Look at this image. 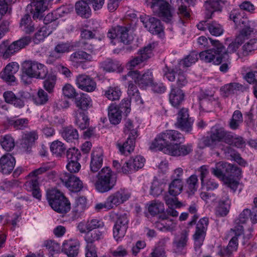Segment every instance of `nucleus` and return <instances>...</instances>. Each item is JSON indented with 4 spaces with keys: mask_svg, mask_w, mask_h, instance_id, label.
<instances>
[{
    "mask_svg": "<svg viewBox=\"0 0 257 257\" xmlns=\"http://www.w3.org/2000/svg\"><path fill=\"white\" fill-rule=\"evenodd\" d=\"M22 80L25 79V76L29 78L46 79V80H56L57 79L56 76L53 74H49L47 77L48 71L45 66L36 61H24L22 65Z\"/></svg>",
    "mask_w": 257,
    "mask_h": 257,
    "instance_id": "obj_1",
    "label": "nucleus"
},
{
    "mask_svg": "<svg viewBox=\"0 0 257 257\" xmlns=\"http://www.w3.org/2000/svg\"><path fill=\"white\" fill-rule=\"evenodd\" d=\"M46 197L49 205L57 213L65 214L70 210V202L60 190L56 189L48 190Z\"/></svg>",
    "mask_w": 257,
    "mask_h": 257,
    "instance_id": "obj_2",
    "label": "nucleus"
},
{
    "mask_svg": "<svg viewBox=\"0 0 257 257\" xmlns=\"http://www.w3.org/2000/svg\"><path fill=\"white\" fill-rule=\"evenodd\" d=\"M94 183L95 189L99 193H105L112 190L116 184V175L108 167L103 168L96 175Z\"/></svg>",
    "mask_w": 257,
    "mask_h": 257,
    "instance_id": "obj_3",
    "label": "nucleus"
},
{
    "mask_svg": "<svg viewBox=\"0 0 257 257\" xmlns=\"http://www.w3.org/2000/svg\"><path fill=\"white\" fill-rule=\"evenodd\" d=\"M184 137L179 132L176 130H167L160 134L153 141L150 146L151 150H159L164 152V148L171 142H180L183 140Z\"/></svg>",
    "mask_w": 257,
    "mask_h": 257,
    "instance_id": "obj_4",
    "label": "nucleus"
},
{
    "mask_svg": "<svg viewBox=\"0 0 257 257\" xmlns=\"http://www.w3.org/2000/svg\"><path fill=\"white\" fill-rule=\"evenodd\" d=\"M125 134L128 135L126 141L121 144H117V147L122 154L127 155L134 151L135 146V140L137 136V126L130 119L125 120L123 130Z\"/></svg>",
    "mask_w": 257,
    "mask_h": 257,
    "instance_id": "obj_5",
    "label": "nucleus"
},
{
    "mask_svg": "<svg viewBox=\"0 0 257 257\" xmlns=\"http://www.w3.org/2000/svg\"><path fill=\"white\" fill-rule=\"evenodd\" d=\"M210 40L213 48L200 52L199 57L201 60L206 63L213 62L215 65L220 64L223 59L221 54L224 46L217 40H213L211 39Z\"/></svg>",
    "mask_w": 257,
    "mask_h": 257,
    "instance_id": "obj_6",
    "label": "nucleus"
},
{
    "mask_svg": "<svg viewBox=\"0 0 257 257\" xmlns=\"http://www.w3.org/2000/svg\"><path fill=\"white\" fill-rule=\"evenodd\" d=\"M146 3L163 21L167 23L172 22L173 10L168 3L165 0H146Z\"/></svg>",
    "mask_w": 257,
    "mask_h": 257,
    "instance_id": "obj_7",
    "label": "nucleus"
},
{
    "mask_svg": "<svg viewBox=\"0 0 257 257\" xmlns=\"http://www.w3.org/2000/svg\"><path fill=\"white\" fill-rule=\"evenodd\" d=\"M252 29H249L246 31V29L241 30L239 34L236 37L234 41L231 43L226 50L224 46L223 52H222V58L224 61L229 59V53H234L239 48V47L244 42L246 39L249 38L251 35Z\"/></svg>",
    "mask_w": 257,
    "mask_h": 257,
    "instance_id": "obj_8",
    "label": "nucleus"
},
{
    "mask_svg": "<svg viewBox=\"0 0 257 257\" xmlns=\"http://www.w3.org/2000/svg\"><path fill=\"white\" fill-rule=\"evenodd\" d=\"M130 29L125 26H117L109 30L107 37L111 39H117L124 44L128 45L134 40L132 35L128 33Z\"/></svg>",
    "mask_w": 257,
    "mask_h": 257,
    "instance_id": "obj_9",
    "label": "nucleus"
},
{
    "mask_svg": "<svg viewBox=\"0 0 257 257\" xmlns=\"http://www.w3.org/2000/svg\"><path fill=\"white\" fill-rule=\"evenodd\" d=\"M208 224L209 219L207 217L201 218L196 224L195 231L193 235L195 248H199L203 244Z\"/></svg>",
    "mask_w": 257,
    "mask_h": 257,
    "instance_id": "obj_10",
    "label": "nucleus"
},
{
    "mask_svg": "<svg viewBox=\"0 0 257 257\" xmlns=\"http://www.w3.org/2000/svg\"><path fill=\"white\" fill-rule=\"evenodd\" d=\"M193 121L189 117L188 109L183 107L177 113V121L175 126L181 131L190 133L192 130Z\"/></svg>",
    "mask_w": 257,
    "mask_h": 257,
    "instance_id": "obj_11",
    "label": "nucleus"
},
{
    "mask_svg": "<svg viewBox=\"0 0 257 257\" xmlns=\"http://www.w3.org/2000/svg\"><path fill=\"white\" fill-rule=\"evenodd\" d=\"M193 151V146L190 144L182 145L180 143L170 144L164 148V153L173 156H185Z\"/></svg>",
    "mask_w": 257,
    "mask_h": 257,
    "instance_id": "obj_12",
    "label": "nucleus"
},
{
    "mask_svg": "<svg viewBox=\"0 0 257 257\" xmlns=\"http://www.w3.org/2000/svg\"><path fill=\"white\" fill-rule=\"evenodd\" d=\"M60 179L71 192H79L83 188L82 181L79 178L72 174L64 173L60 175Z\"/></svg>",
    "mask_w": 257,
    "mask_h": 257,
    "instance_id": "obj_13",
    "label": "nucleus"
},
{
    "mask_svg": "<svg viewBox=\"0 0 257 257\" xmlns=\"http://www.w3.org/2000/svg\"><path fill=\"white\" fill-rule=\"evenodd\" d=\"M244 231L242 225H236L233 228H231L227 236L231 237L225 251L227 254H230L233 251L237 249L238 246V237L243 234Z\"/></svg>",
    "mask_w": 257,
    "mask_h": 257,
    "instance_id": "obj_14",
    "label": "nucleus"
},
{
    "mask_svg": "<svg viewBox=\"0 0 257 257\" xmlns=\"http://www.w3.org/2000/svg\"><path fill=\"white\" fill-rule=\"evenodd\" d=\"M31 41V38L29 36H26L14 41L7 48L4 54V57L5 58H9L15 53L27 46Z\"/></svg>",
    "mask_w": 257,
    "mask_h": 257,
    "instance_id": "obj_15",
    "label": "nucleus"
},
{
    "mask_svg": "<svg viewBox=\"0 0 257 257\" xmlns=\"http://www.w3.org/2000/svg\"><path fill=\"white\" fill-rule=\"evenodd\" d=\"M180 82L181 81L178 82L177 87H172L169 95V101L175 107H179L184 100V93L179 87H181L185 84H181Z\"/></svg>",
    "mask_w": 257,
    "mask_h": 257,
    "instance_id": "obj_16",
    "label": "nucleus"
},
{
    "mask_svg": "<svg viewBox=\"0 0 257 257\" xmlns=\"http://www.w3.org/2000/svg\"><path fill=\"white\" fill-rule=\"evenodd\" d=\"M130 196V193L120 190L111 194L106 200L111 209L128 200Z\"/></svg>",
    "mask_w": 257,
    "mask_h": 257,
    "instance_id": "obj_17",
    "label": "nucleus"
},
{
    "mask_svg": "<svg viewBox=\"0 0 257 257\" xmlns=\"http://www.w3.org/2000/svg\"><path fill=\"white\" fill-rule=\"evenodd\" d=\"M38 139V135L36 131L25 133L20 143V148L24 152L30 153L35 141Z\"/></svg>",
    "mask_w": 257,
    "mask_h": 257,
    "instance_id": "obj_18",
    "label": "nucleus"
},
{
    "mask_svg": "<svg viewBox=\"0 0 257 257\" xmlns=\"http://www.w3.org/2000/svg\"><path fill=\"white\" fill-rule=\"evenodd\" d=\"M16 164L15 158L11 154L7 153L0 158V172L5 174H10Z\"/></svg>",
    "mask_w": 257,
    "mask_h": 257,
    "instance_id": "obj_19",
    "label": "nucleus"
},
{
    "mask_svg": "<svg viewBox=\"0 0 257 257\" xmlns=\"http://www.w3.org/2000/svg\"><path fill=\"white\" fill-rule=\"evenodd\" d=\"M210 134L216 144L217 143L229 142L230 139V132L226 131L223 127L216 126L212 128Z\"/></svg>",
    "mask_w": 257,
    "mask_h": 257,
    "instance_id": "obj_20",
    "label": "nucleus"
},
{
    "mask_svg": "<svg viewBox=\"0 0 257 257\" xmlns=\"http://www.w3.org/2000/svg\"><path fill=\"white\" fill-rule=\"evenodd\" d=\"M74 104L76 107L84 112L93 107L92 99L88 95L84 93L76 95L74 99Z\"/></svg>",
    "mask_w": 257,
    "mask_h": 257,
    "instance_id": "obj_21",
    "label": "nucleus"
},
{
    "mask_svg": "<svg viewBox=\"0 0 257 257\" xmlns=\"http://www.w3.org/2000/svg\"><path fill=\"white\" fill-rule=\"evenodd\" d=\"M227 2L222 0H207L205 2L204 7L206 9V18H212L215 12H220L222 6L221 3L225 4Z\"/></svg>",
    "mask_w": 257,
    "mask_h": 257,
    "instance_id": "obj_22",
    "label": "nucleus"
},
{
    "mask_svg": "<svg viewBox=\"0 0 257 257\" xmlns=\"http://www.w3.org/2000/svg\"><path fill=\"white\" fill-rule=\"evenodd\" d=\"M19 69V65L16 62L9 63L0 73V78L3 80H16V74Z\"/></svg>",
    "mask_w": 257,
    "mask_h": 257,
    "instance_id": "obj_23",
    "label": "nucleus"
},
{
    "mask_svg": "<svg viewBox=\"0 0 257 257\" xmlns=\"http://www.w3.org/2000/svg\"><path fill=\"white\" fill-rule=\"evenodd\" d=\"M103 163V153L101 150L98 149L92 152L91 155L90 163V171L96 173L102 167Z\"/></svg>",
    "mask_w": 257,
    "mask_h": 257,
    "instance_id": "obj_24",
    "label": "nucleus"
},
{
    "mask_svg": "<svg viewBox=\"0 0 257 257\" xmlns=\"http://www.w3.org/2000/svg\"><path fill=\"white\" fill-rule=\"evenodd\" d=\"M138 54L139 56L130 61V63L131 66L135 67L151 57L152 45L150 44L148 45L147 47H144L143 49L140 50L139 51Z\"/></svg>",
    "mask_w": 257,
    "mask_h": 257,
    "instance_id": "obj_25",
    "label": "nucleus"
},
{
    "mask_svg": "<svg viewBox=\"0 0 257 257\" xmlns=\"http://www.w3.org/2000/svg\"><path fill=\"white\" fill-rule=\"evenodd\" d=\"M249 219H250L251 222L253 224L257 222L256 208H252V210L249 209H244L239 214L237 223H245Z\"/></svg>",
    "mask_w": 257,
    "mask_h": 257,
    "instance_id": "obj_26",
    "label": "nucleus"
},
{
    "mask_svg": "<svg viewBox=\"0 0 257 257\" xmlns=\"http://www.w3.org/2000/svg\"><path fill=\"white\" fill-rule=\"evenodd\" d=\"M61 134L62 137L68 143H74L79 139L77 130L71 125L63 127Z\"/></svg>",
    "mask_w": 257,
    "mask_h": 257,
    "instance_id": "obj_27",
    "label": "nucleus"
},
{
    "mask_svg": "<svg viewBox=\"0 0 257 257\" xmlns=\"http://www.w3.org/2000/svg\"><path fill=\"white\" fill-rule=\"evenodd\" d=\"M122 110L120 108L112 103L108 108V115L109 120L111 124H118L122 118Z\"/></svg>",
    "mask_w": 257,
    "mask_h": 257,
    "instance_id": "obj_28",
    "label": "nucleus"
},
{
    "mask_svg": "<svg viewBox=\"0 0 257 257\" xmlns=\"http://www.w3.org/2000/svg\"><path fill=\"white\" fill-rule=\"evenodd\" d=\"M103 238V233L98 230H87L84 237L86 246L90 248L95 246L94 242Z\"/></svg>",
    "mask_w": 257,
    "mask_h": 257,
    "instance_id": "obj_29",
    "label": "nucleus"
},
{
    "mask_svg": "<svg viewBox=\"0 0 257 257\" xmlns=\"http://www.w3.org/2000/svg\"><path fill=\"white\" fill-rule=\"evenodd\" d=\"M189 231L183 230L179 236L175 237L173 244L176 252L182 251L187 245L188 240Z\"/></svg>",
    "mask_w": 257,
    "mask_h": 257,
    "instance_id": "obj_30",
    "label": "nucleus"
},
{
    "mask_svg": "<svg viewBox=\"0 0 257 257\" xmlns=\"http://www.w3.org/2000/svg\"><path fill=\"white\" fill-rule=\"evenodd\" d=\"M62 251L68 257H76L78 254L79 245L71 240L65 241L62 245Z\"/></svg>",
    "mask_w": 257,
    "mask_h": 257,
    "instance_id": "obj_31",
    "label": "nucleus"
},
{
    "mask_svg": "<svg viewBox=\"0 0 257 257\" xmlns=\"http://www.w3.org/2000/svg\"><path fill=\"white\" fill-rule=\"evenodd\" d=\"M145 28L153 34H159L163 31L160 21L154 17L150 18L146 23Z\"/></svg>",
    "mask_w": 257,
    "mask_h": 257,
    "instance_id": "obj_32",
    "label": "nucleus"
},
{
    "mask_svg": "<svg viewBox=\"0 0 257 257\" xmlns=\"http://www.w3.org/2000/svg\"><path fill=\"white\" fill-rule=\"evenodd\" d=\"M183 186L181 178H174L169 184L168 192L170 195L176 197L182 192Z\"/></svg>",
    "mask_w": 257,
    "mask_h": 257,
    "instance_id": "obj_33",
    "label": "nucleus"
},
{
    "mask_svg": "<svg viewBox=\"0 0 257 257\" xmlns=\"http://www.w3.org/2000/svg\"><path fill=\"white\" fill-rule=\"evenodd\" d=\"M74 123L79 128L83 130L89 127V118L84 112H76Z\"/></svg>",
    "mask_w": 257,
    "mask_h": 257,
    "instance_id": "obj_34",
    "label": "nucleus"
},
{
    "mask_svg": "<svg viewBox=\"0 0 257 257\" xmlns=\"http://www.w3.org/2000/svg\"><path fill=\"white\" fill-rule=\"evenodd\" d=\"M230 204V200L228 196L221 200L217 208V214L222 217L226 216L229 212Z\"/></svg>",
    "mask_w": 257,
    "mask_h": 257,
    "instance_id": "obj_35",
    "label": "nucleus"
},
{
    "mask_svg": "<svg viewBox=\"0 0 257 257\" xmlns=\"http://www.w3.org/2000/svg\"><path fill=\"white\" fill-rule=\"evenodd\" d=\"M224 152L228 159H233L238 164L245 166L246 162L241 157L239 154L235 152L233 149L229 146H227L224 149Z\"/></svg>",
    "mask_w": 257,
    "mask_h": 257,
    "instance_id": "obj_36",
    "label": "nucleus"
},
{
    "mask_svg": "<svg viewBox=\"0 0 257 257\" xmlns=\"http://www.w3.org/2000/svg\"><path fill=\"white\" fill-rule=\"evenodd\" d=\"M243 121V116L240 111L236 110L233 113L231 118L230 119L228 126L232 130L238 128L239 125Z\"/></svg>",
    "mask_w": 257,
    "mask_h": 257,
    "instance_id": "obj_37",
    "label": "nucleus"
},
{
    "mask_svg": "<svg viewBox=\"0 0 257 257\" xmlns=\"http://www.w3.org/2000/svg\"><path fill=\"white\" fill-rule=\"evenodd\" d=\"M0 144L2 147L7 152L11 151L15 146L14 139L10 135L1 136Z\"/></svg>",
    "mask_w": 257,
    "mask_h": 257,
    "instance_id": "obj_38",
    "label": "nucleus"
},
{
    "mask_svg": "<svg viewBox=\"0 0 257 257\" xmlns=\"http://www.w3.org/2000/svg\"><path fill=\"white\" fill-rule=\"evenodd\" d=\"M138 81H132L128 86L127 93L131 99H134L136 101H140V103L143 104L144 102L141 99V96L137 86Z\"/></svg>",
    "mask_w": 257,
    "mask_h": 257,
    "instance_id": "obj_39",
    "label": "nucleus"
},
{
    "mask_svg": "<svg viewBox=\"0 0 257 257\" xmlns=\"http://www.w3.org/2000/svg\"><path fill=\"white\" fill-rule=\"evenodd\" d=\"M227 164L222 162L218 163L214 167L211 169L212 174L217 178L221 179L223 181L224 179L227 178L224 173V170Z\"/></svg>",
    "mask_w": 257,
    "mask_h": 257,
    "instance_id": "obj_40",
    "label": "nucleus"
},
{
    "mask_svg": "<svg viewBox=\"0 0 257 257\" xmlns=\"http://www.w3.org/2000/svg\"><path fill=\"white\" fill-rule=\"evenodd\" d=\"M88 5L89 4L83 0L77 2L75 4V10L77 14L82 17H86V15H89L90 12Z\"/></svg>",
    "mask_w": 257,
    "mask_h": 257,
    "instance_id": "obj_41",
    "label": "nucleus"
},
{
    "mask_svg": "<svg viewBox=\"0 0 257 257\" xmlns=\"http://www.w3.org/2000/svg\"><path fill=\"white\" fill-rule=\"evenodd\" d=\"M164 78L167 79L168 80H173L176 78L177 79V80H185L188 77L186 74L179 70L177 72L172 71L166 73Z\"/></svg>",
    "mask_w": 257,
    "mask_h": 257,
    "instance_id": "obj_42",
    "label": "nucleus"
},
{
    "mask_svg": "<svg viewBox=\"0 0 257 257\" xmlns=\"http://www.w3.org/2000/svg\"><path fill=\"white\" fill-rule=\"evenodd\" d=\"M165 208L163 203L154 201L148 207L149 213L153 216L160 214L164 211Z\"/></svg>",
    "mask_w": 257,
    "mask_h": 257,
    "instance_id": "obj_43",
    "label": "nucleus"
},
{
    "mask_svg": "<svg viewBox=\"0 0 257 257\" xmlns=\"http://www.w3.org/2000/svg\"><path fill=\"white\" fill-rule=\"evenodd\" d=\"M216 144L210 134L209 136H204L199 140L198 147L200 149H204L206 147H210L214 149Z\"/></svg>",
    "mask_w": 257,
    "mask_h": 257,
    "instance_id": "obj_44",
    "label": "nucleus"
},
{
    "mask_svg": "<svg viewBox=\"0 0 257 257\" xmlns=\"http://www.w3.org/2000/svg\"><path fill=\"white\" fill-rule=\"evenodd\" d=\"M101 66L103 70L108 72H112L117 70L119 67V63L111 59H107L101 63Z\"/></svg>",
    "mask_w": 257,
    "mask_h": 257,
    "instance_id": "obj_45",
    "label": "nucleus"
},
{
    "mask_svg": "<svg viewBox=\"0 0 257 257\" xmlns=\"http://www.w3.org/2000/svg\"><path fill=\"white\" fill-rule=\"evenodd\" d=\"M76 84L79 89L88 92L93 91L96 87L95 81H77Z\"/></svg>",
    "mask_w": 257,
    "mask_h": 257,
    "instance_id": "obj_46",
    "label": "nucleus"
},
{
    "mask_svg": "<svg viewBox=\"0 0 257 257\" xmlns=\"http://www.w3.org/2000/svg\"><path fill=\"white\" fill-rule=\"evenodd\" d=\"M105 96L111 101L118 100L121 95V91L117 87H110L105 91Z\"/></svg>",
    "mask_w": 257,
    "mask_h": 257,
    "instance_id": "obj_47",
    "label": "nucleus"
},
{
    "mask_svg": "<svg viewBox=\"0 0 257 257\" xmlns=\"http://www.w3.org/2000/svg\"><path fill=\"white\" fill-rule=\"evenodd\" d=\"M52 31L46 26L42 27L35 35L34 41L35 43H39L41 40L49 36Z\"/></svg>",
    "mask_w": 257,
    "mask_h": 257,
    "instance_id": "obj_48",
    "label": "nucleus"
},
{
    "mask_svg": "<svg viewBox=\"0 0 257 257\" xmlns=\"http://www.w3.org/2000/svg\"><path fill=\"white\" fill-rule=\"evenodd\" d=\"M51 152L55 154L57 156H61L64 153L65 148L64 146V144L59 141L53 142L50 146Z\"/></svg>",
    "mask_w": 257,
    "mask_h": 257,
    "instance_id": "obj_49",
    "label": "nucleus"
},
{
    "mask_svg": "<svg viewBox=\"0 0 257 257\" xmlns=\"http://www.w3.org/2000/svg\"><path fill=\"white\" fill-rule=\"evenodd\" d=\"M254 50H257V38L250 39L243 46L242 54L247 56L249 52Z\"/></svg>",
    "mask_w": 257,
    "mask_h": 257,
    "instance_id": "obj_50",
    "label": "nucleus"
},
{
    "mask_svg": "<svg viewBox=\"0 0 257 257\" xmlns=\"http://www.w3.org/2000/svg\"><path fill=\"white\" fill-rule=\"evenodd\" d=\"M146 85L151 88V89L156 93H163L166 87L161 81H147Z\"/></svg>",
    "mask_w": 257,
    "mask_h": 257,
    "instance_id": "obj_51",
    "label": "nucleus"
},
{
    "mask_svg": "<svg viewBox=\"0 0 257 257\" xmlns=\"http://www.w3.org/2000/svg\"><path fill=\"white\" fill-rule=\"evenodd\" d=\"M207 29L211 34L215 36L222 35L223 32L221 26L215 22H213L207 25Z\"/></svg>",
    "mask_w": 257,
    "mask_h": 257,
    "instance_id": "obj_52",
    "label": "nucleus"
},
{
    "mask_svg": "<svg viewBox=\"0 0 257 257\" xmlns=\"http://www.w3.org/2000/svg\"><path fill=\"white\" fill-rule=\"evenodd\" d=\"M230 136L231 138L229 139V142L226 143V144L237 148H241L242 147L245 142L242 137L234 135L233 133L230 132Z\"/></svg>",
    "mask_w": 257,
    "mask_h": 257,
    "instance_id": "obj_53",
    "label": "nucleus"
},
{
    "mask_svg": "<svg viewBox=\"0 0 257 257\" xmlns=\"http://www.w3.org/2000/svg\"><path fill=\"white\" fill-rule=\"evenodd\" d=\"M86 205V198L85 197L81 196L76 198L73 205L74 211L76 213L82 212L85 209Z\"/></svg>",
    "mask_w": 257,
    "mask_h": 257,
    "instance_id": "obj_54",
    "label": "nucleus"
},
{
    "mask_svg": "<svg viewBox=\"0 0 257 257\" xmlns=\"http://www.w3.org/2000/svg\"><path fill=\"white\" fill-rule=\"evenodd\" d=\"M241 85L238 83L232 82L226 84L220 88L221 91L227 96L234 90H239Z\"/></svg>",
    "mask_w": 257,
    "mask_h": 257,
    "instance_id": "obj_55",
    "label": "nucleus"
},
{
    "mask_svg": "<svg viewBox=\"0 0 257 257\" xmlns=\"http://www.w3.org/2000/svg\"><path fill=\"white\" fill-rule=\"evenodd\" d=\"M62 90L64 96L69 99H75L76 95H78L74 88L69 83L66 84L63 86Z\"/></svg>",
    "mask_w": 257,
    "mask_h": 257,
    "instance_id": "obj_56",
    "label": "nucleus"
},
{
    "mask_svg": "<svg viewBox=\"0 0 257 257\" xmlns=\"http://www.w3.org/2000/svg\"><path fill=\"white\" fill-rule=\"evenodd\" d=\"M197 53L195 51L191 52L182 62L184 67H190L192 64L195 63L198 60Z\"/></svg>",
    "mask_w": 257,
    "mask_h": 257,
    "instance_id": "obj_57",
    "label": "nucleus"
},
{
    "mask_svg": "<svg viewBox=\"0 0 257 257\" xmlns=\"http://www.w3.org/2000/svg\"><path fill=\"white\" fill-rule=\"evenodd\" d=\"M52 169V166L49 164H44L40 168L35 169L32 171L27 176V178H30L32 177H37L39 175H41Z\"/></svg>",
    "mask_w": 257,
    "mask_h": 257,
    "instance_id": "obj_58",
    "label": "nucleus"
},
{
    "mask_svg": "<svg viewBox=\"0 0 257 257\" xmlns=\"http://www.w3.org/2000/svg\"><path fill=\"white\" fill-rule=\"evenodd\" d=\"M163 198L169 207L175 206L176 207L179 208L182 205V203L179 201L176 197H171L169 195L165 194Z\"/></svg>",
    "mask_w": 257,
    "mask_h": 257,
    "instance_id": "obj_59",
    "label": "nucleus"
},
{
    "mask_svg": "<svg viewBox=\"0 0 257 257\" xmlns=\"http://www.w3.org/2000/svg\"><path fill=\"white\" fill-rule=\"evenodd\" d=\"M67 161H78L81 157L80 152L75 147L69 149L67 151Z\"/></svg>",
    "mask_w": 257,
    "mask_h": 257,
    "instance_id": "obj_60",
    "label": "nucleus"
},
{
    "mask_svg": "<svg viewBox=\"0 0 257 257\" xmlns=\"http://www.w3.org/2000/svg\"><path fill=\"white\" fill-rule=\"evenodd\" d=\"M188 188L190 192L194 193L198 187V178L197 175H192L187 179Z\"/></svg>",
    "mask_w": 257,
    "mask_h": 257,
    "instance_id": "obj_61",
    "label": "nucleus"
},
{
    "mask_svg": "<svg viewBox=\"0 0 257 257\" xmlns=\"http://www.w3.org/2000/svg\"><path fill=\"white\" fill-rule=\"evenodd\" d=\"M163 191L162 183L157 180H154L151 187V194L154 196H158Z\"/></svg>",
    "mask_w": 257,
    "mask_h": 257,
    "instance_id": "obj_62",
    "label": "nucleus"
},
{
    "mask_svg": "<svg viewBox=\"0 0 257 257\" xmlns=\"http://www.w3.org/2000/svg\"><path fill=\"white\" fill-rule=\"evenodd\" d=\"M104 225L103 222L101 220L93 219L87 223L85 228L87 230H93L103 227Z\"/></svg>",
    "mask_w": 257,
    "mask_h": 257,
    "instance_id": "obj_63",
    "label": "nucleus"
},
{
    "mask_svg": "<svg viewBox=\"0 0 257 257\" xmlns=\"http://www.w3.org/2000/svg\"><path fill=\"white\" fill-rule=\"evenodd\" d=\"M134 171L143 167L145 159L141 156H137L133 160H130Z\"/></svg>",
    "mask_w": 257,
    "mask_h": 257,
    "instance_id": "obj_64",
    "label": "nucleus"
}]
</instances>
